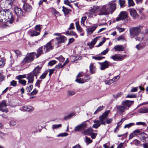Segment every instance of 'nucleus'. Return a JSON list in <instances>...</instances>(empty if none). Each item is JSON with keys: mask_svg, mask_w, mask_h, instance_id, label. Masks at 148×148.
<instances>
[{"mask_svg": "<svg viewBox=\"0 0 148 148\" xmlns=\"http://www.w3.org/2000/svg\"><path fill=\"white\" fill-rule=\"evenodd\" d=\"M113 49H114L115 51H123L125 49V48L123 45H116L114 46Z\"/></svg>", "mask_w": 148, "mask_h": 148, "instance_id": "20", "label": "nucleus"}, {"mask_svg": "<svg viewBox=\"0 0 148 148\" xmlns=\"http://www.w3.org/2000/svg\"><path fill=\"white\" fill-rule=\"evenodd\" d=\"M87 18L86 16H84L82 17L81 19V24L82 25H83V26H84V22L85 21Z\"/></svg>", "mask_w": 148, "mask_h": 148, "instance_id": "50", "label": "nucleus"}, {"mask_svg": "<svg viewBox=\"0 0 148 148\" xmlns=\"http://www.w3.org/2000/svg\"><path fill=\"white\" fill-rule=\"evenodd\" d=\"M113 120L112 118H108V117L105 120L106 123L107 124H109Z\"/></svg>", "mask_w": 148, "mask_h": 148, "instance_id": "48", "label": "nucleus"}, {"mask_svg": "<svg viewBox=\"0 0 148 148\" xmlns=\"http://www.w3.org/2000/svg\"><path fill=\"white\" fill-rule=\"evenodd\" d=\"M8 0H1L0 1V6L1 8H5L8 5Z\"/></svg>", "mask_w": 148, "mask_h": 148, "instance_id": "22", "label": "nucleus"}, {"mask_svg": "<svg viewBox=\"0 0 148 148\" xmlns=\"http://www.w3.org/2000/svg\"><path fill=\"white\" fill-rule=\"evenodd\" d=\"M39 34V32L34 30H31L30 32V34L32 36H37Z\"/></svg>", "mask_w": 148, "mask_h": 148, "instance_id": "30", "label": "nucleus"}, {"mask_svg": "<svg viewBox=\"0 0 148 148\" xmlns=\"http://www.w3.org/2000/svg\"><path fill=\"white\" fill-rule=\"evenodd\" d=\"M57 61L55 60H52L50 61L48 63V65L49 66H52L56 64Z\"/></svg>", "mask_w": 148, "mask_h": 148, "instance_id": "43", "label": "nucleus"}, {"mask_svg": "<svg viewBox=\"0 0 148 148\" xmlns=\"http://www.w3.org/2000/svg\"><path fill=\"white\" fill-rule=\"evenodd\" d=\"M75 81L79 83H83L84 82V80L81 78L76 79Z\"/></svg>", "mask_w": 148, "mask_h": 148, "instance_id": "55", "label": "nucleus"}, {"mask_svg": "<svg viewBox=\"0 0 148 148\" xmlns=\"http://www.w3.org/2000/svg\"><path fill=\"white\" fill-rule=\"evenodd\" d=\"M134 101L126 100L123 101L121 105H119L116 106L117 112L120 113L125 112L126 110H127L133 103Z\"/></svg>", "mask_w": 148, "mask_h": 148, "instance_id": "2", "label": "nucleus"}, {"mask_svg": "<svg viewBox=\"0 0 148 148\" xmlns=\"http://www.w3.org/2000/svg\"><path fill=\"white\" fill-rule=\"evenodd\" d=\"M68 93L69 95L71 96L74 95L75 92L74 91L69 90L68 91Z\"/></svg>", "mask_w": 148, "mask_h": 148, "instance_id": "59", "label": "nucleus"}, {"mask_svg": "<svg viewBox=\"0 0 148 148\" xmlns=\"http://www.w3.org/2000/svg\"><path fill=\"white\" fill-rule=\"evenodd\" d=\"M90 71L92 74H94L96 71L95 66H94V64L91 63L89 66Z\"/></svg>", "mask_w": 148, "mask_h": 148, "instance_id": "24", "label": "nucleus"}, {"mask_svg": "<svg viewBox=\"0 0 148 148\" xmlns=\"http://www.w3.org/2000/svg\"><path fill=\"white\" fill-rule=\"evenodd\" d=\"M136 124L137 125H142L144 126H146L145 123L142 122H137Z\"/></svg>", "mask_w": 148, "mask_h": 148, "instance_id": "62", "label": "nucleus"}, {"mask_svg": "<svg viewBox=\"0 0 148 148\" xmlns=\"http://www.w3.org/2000/svg\"><path fill=\"white\" fill-rule=\"evenodd\" d=\"M17 82L15 80H13L10 82V85L13 87L16 86L17 85Z\"/></svg>", "mask_w": 148, "mask_h": 148, "instance_id": "47", "label": "nucleus"}, {"mask_svg": "<svg viewBox=\"0 0 148 148\" xmlns=\"http://www.w3.org/2000/svg\"><path fill=\"white\" fill-rule=\"evenodd\" d=\"M48 71H45L39 77L40 79H43L45 78L46 75L48 73Z\"/></svg>", "mask_w": 148, "mask_h": 148, "instance_id": "32", "label": "nucleus"}, {"mask_svg": "<svg viewBox=\"0 0 148 148\" xmlns=\"http://www.w3.org/2000/svg\"><path fill=\"white\" fill-rule=\"evenodd\" d=\"M66 35H69L71 36H75L76 38H77L78 37V36L77 34L73 31H67L66 32Z\"/></svg>", "mask_w": 148, "mask_h": 148, "instance_id": "31", "label": "nucleus"}, {"mask_svg": "<svg viewBox=\"0 0 148 148\" xmlns=\"http://www.w3.org/2000/svg\"><path fill=\"white\" fill-rule=\"evenodd\" d=\"M51 12L52 13L55 14V15H59L60 13L59 12L56 10L55 9L52 8L51 10Z\"/></svg>", "mask_w": 148, "mask_h": 148, "instance_id": "51", "label": "nucleus"}, {"mask_svg": "<svg viewBox=\"0 0 148 148\" xmlns=\"http://www.w3.org/2000/svg\"><path fill=\"white\" fill-rule=\"evenodd\" d=\"M127 14L126 12L122 11L119 14V16L116 18V21H119L127 18Z\"/></svg>", "mask_w": 148, "mask_h": 148, "instance_id": "15", "label": "nucleus"}, {"mask_svg": "<svg viewBox=\"0 0 148 148\" xmlns=\"http://www.w3.org/2000/svg\"><path fill=\"white\" fill-rule=\"evenodd\" d=\"M15 12L17 16H24V12L21 8L18 7L16 8H15Z\"/></svg>", "mask_w": 148, "mask_h": 148, "instance_id": "21", "label": "nucleus"}, {"mask_svg": "<svg viewBox=\"0 0 148 148\" xmlns=\"http://www.w3.org/2000/svg\"><path fill=\"white\" fill-rule=\"evenodd\" d=\"M129 10L130 15L134 18H136L138 17L139 15L135 9L134 8H131L129 9Z\"/></svg>", "mask_w": 148, "mask_h": 148, "instance_id": "17", "label": "nucleus"}, {"mask_svg": "<svg viewBox=\"0 0 148 148\" xmlns=\"http://www.w3.org/2000/svg\"><path fill=\"white\" fill-rule=\"evenodd\" d=\"M43 47H40L37 50V53H36V58H37L39 56L43 53L42 49Z\"/></svg>", "mask_w": 148, "mask_h": 148, "instance_id": "26", "label": "nucleus"}, {"mask_svg": "<svg viewBox=\"0 0 148 148\" xmlns=\"http://www.w3.org/2000/svg\"><path fill=\"white\" fill-rule=\"evenodd\" d=\"M62 125L59 124L58 125H52V128L53 129H56L61 127Z\"/></svg>", "mask_w": 148, "mask_h": 148, "instance_id": "46", "label": "nucleus"}, {"mask_svg": "<svg viewBox=\"0 0 148 148\" xmlns=\"http://www.w3.org/2000/svg\"><path fill=\"white\" fill-rule=\"evenodd\" d=\"M42 66H39L36 67L33 71L32 72L34 75L37 78V76L40 73Z\"/></svg>", "mask_w": 148, "mask_h": 148, "instance_id": "16", "label": "nucleus"}, {"mask_svg": "<svg viewBox=\"0 0 148 148\" xmlns=\"http://www.w3.org/2000/svg\"><path fill=\"white\" fill-rule=\"evenodd\" d=\"M23 109L26 111H32L34 110V108L31 106H25L23 107Z\"/></svg>", "mask_w": 148, "mask_h": 148, "instance_id": "25", "label": "nucleus"}, {"mask_svg": "<svg viewBox=\"0 0 148 148\" xmlns=\"http://www.w3.org/2000/svg\"><path fill=\"white\" fill-rule=\"evenodd\" d=\"M62 11L64 12V13L65 14H68L70 11V10L68 9L63 6L62 7Z\"/></svg>", "mask_w": 148, "mask_h": 148, "instance_id": "33", "label": "nucleus"}, {"mask_svg": "<svg viewBox=\"0 0 148 148\" xmlns=\"http://www.w3.org/2000/svg\"><path fill=\"white\" fill-rule=\"evenodd\" d=\"M101 7L99 6L94 5L93 8L89 11L90 14L92 15L95 16L97 15L101 16Z\"/></svg>", "mask_w": 148, "mask_h": 148, "instance_id": "6", "label": "nucleus"}, {"mask_svg": "<svg viewBox=\"0 0 148 148\" xmlns=\"http://www.w3.org/2000/svg\"><path fill=\"white\" fill-rule=\"evenodd\" d=\"M93 130L92 129L88 128L82 132V133L85 135H88L91 134Z\"/></svg>", "mask_w": 148, "mask_h": 148, "instance_id": "29", "label": "nucleus"}, {"mask_svg": "<svg viewBox=\"0 0 148 148\" xmlns=\"http://www.w3.org/2000/svg\"><path fill=\"white\" fill-rule=\"evenodd\" d=\"M97 40V38H94L93 40L90 42V43L89 45L90 47H93L96 43Z\"/></svg>", "mask_w": 148, "mask_h": 148, "instance_id": "34", "label": "nucleus"}, {"mask_svg": "<svg viewBox=\"0 0 148 148\" xmlns=\"http://www.w3.org/2000/svg\"><path fill=\"white\" fill-rule=\"evenodd\" d=\"M99 64L100 65V69L101 70H104L109 67L110 65V62L106 60L103 62H99Z\"/></svg>", "mask_w": 148, "mask_h": 148, "instance_id": "12", "label": "nucleus"}, {"mask_svg": "<svg viewBox=\"0 0 148 148\" xmlns=\"http://www.w3.org/2000/svg\"><path fill=\"white\" fill-rule=\"evenodd\" d=\"M110 112V110L106 111L99 117V121H94V122L95 124L93 125V127L97 129L100 126L101 124L105 125V120L108 117V115Z\"/></svg>", "mask_w": 148, "mask_h": 148, "instance_id": "3", "label": "nucleus"}, {"mask_svg": "<svg viewBox=\"0 0 148 148\" xmlns=\"http://www.w3.org/2000/svg\"><path fill=\"white\" fill-rule=\"evenodd\" d=\"M34 76H35L32 72L30 73L27 75V78L28 80V83L32 84L33 83Z\"/></svg>", "mask_w": 148, "mask_h": 148, "instance_id": "18", "label": "nucleus"}, {"mask_svg": "<svg viewBox=\"0 0 148 148\" xmlns=\"http://www.w3.org/2000/svg\"><path fill=\"white\" fill-rule=\"evenodd\" d=\"M87 126V123L85 122H84L81 124L75 127L74 130L75 132L81 131L86 128Z\"/></svg>", "mask_w": 148, "mask_h": 148, "instance_id": "13", "label": "nucleus"}, {"mask_svg": "<svg viewBox=\"0 0 148 148\" xmlns=\"http://www.w3.org/2000/svg\"><path fill=\"white\" fill-rule=\"evenodd\" d=\"M14 52L16 53L17 56H20L21 55V52L19 50H16L14 51Z\"/></svg>", "mask_w": 148, "mask_h": 148, "instance_id": "54", "label": "nucleus"}, {"mask_svg": "<svg viewBox=\"0 0 148 148\" xmlns=\"http://www.w3.org/2000/svg\"><path fill=\"white\" fill-rule=\"evenodd\" d=\"M109 8L107 4L102 6L101 7V13L100 14L101 16L108 15L110 13V11L109 10Z\"/></svg>", "mask_w": 148, "mask_h": 148, "instance_id": "7", "label": "nucleus"}, {"mask_svg": "<svg viewBox=\"0 0 148 148\" xmlns=\"http://www.w3.org/2000/svg\"><path fill=\"white\" fill-rule=\"evenodd\" d=\"M104 108V107L103 106L99 107L94 114H96L99 111H101Z\"/></svg>", "mask_w": 148, "mask_h": 148, "instance_id": "40", "label": "nucleus"}, {"mask_svg": "<svg viewBox=\"0 0 148 148\" xmlns=\"http://www.w3.org/2000/svg\"><path fill=\"white\" fill-rule=\"evenodd\" d=\"M97 24H95L92 27L87 28L86 30L87 32L90 34H92L93 31L97 28Z\"/></svg>", "mask_w": 148, "mask_h": 148, "instance_id": "23", "label": "nucleus"}, {"mask_svg": "<svg viewBox=\"0 0 148 148\" xmlns=\"http://www.w3.org/2000/svg\"><path fill=\"white\" fill-rule=\"evenodd\" d=\"M125 55H121L120 54H116L110 57V58L114 61H120L123 60L126 57Z\"/></svg>", "mask_w": 148, "mask_h": 148, "instance_id": "8", "label": "nucleus"}, {"mask_svg": "<svg viewBox=\"0 0 148 148\" xmlns=\"http://www.w3.org/2000/svg\"><path fill=\"white\" fill-rule=\"evenodd\" d=\"M54 41V40H51L49 42L47 43L44 46V51L46 53L51 50L53 49L52 46V43Z\"/></svg>", "mask_w": 148, "mask_h": 148, "instance_id": "10", "label": "nucleus"}, {"mask_svg": "<svg viewBox=\"0 0 148 148\" xmlns=\"http://www.w3.org/2000/svg\"><path fill=\"white\" fill-rule=\"evenodd\" d=\"M133 142L134 144L138 146H139L141 145L140 141L137 139L134 140Z\"/></svg>", "mask_w": 148, "mask_h": 148, "instance_id": "38", "label": "nucleus"}, {"mask_svg": "<svg viewBox=\"0 0 148 148\" xmlns=\"http://www.w3.org/2000/svg\"><path fill=\"white\" fill-rule=\"evenodd\" d=\"M113 82V79H111L108 80H106L105 82L106 84L108 85H110Z\"/></svg>", "mask_w": 148, "mask_h": 148, "instance_id": "52", "label": "nucleus"}, {"mask_svg": "<svg viewBox=\"0 0 148 148\" xmlns=\"http://www.w3.org/2000/svg\"><path fill=\"white\" fill-rule=\"evenodd\" d=\"M56 58L60 62H63L65 59V58L62 55H60L59 57H56Z\"/></svg>", "mask_w": 148, "mask_h": 148, "instance_id": "37", "label": "nucleus"}, {"mask_svg": "<svg viewBox=\"0 0 148 148\" xmlns=\"http://www.w3.org/2000/svg\"><path fill=\"white\" fill-rule=\"evenodd\" d=\"M114 1H111L107 4L109 10L110 11V13L112 14L116 10V4Z\"/></svg>", "mask_w": 148, "mask_h": 148, "instance_id": "9", "label": "nucleus"}, {"mask_svg": "<svg viewBox=\"0 0 148 148\" xmlns=\"http://www.w3.org/2000/svg\"><path fill=\"white\" fill-rule=\"evenodd\" d=\"M38 92V90L36 89H34L32 92H31L30 94L32 95H36Z\"/></svg>", "mask_w": 148, "mask_h": 148, "instance_id": "63", "label": "nucleus"}, {"mask_svg": "<svg viewBox=\"0 0 148 148\" xmlns=\"http://www.w3.org/2000/svg\"><path fill=\"white\" fill-rule=\"evenodd\" d=\"M23 10L26 12H29L32 9V7L29 4L25 3L23 5Z\"/></svg>", "mask_w": 148, "mask_h": 148, "instance_id": "19", "label": "nucleus"}, {"mask_svg": "<svg viewBox=\"0 0 148 148\" xmlns=\"http://www.w3.org/2000/svg\"><path fill=\"white\" fill-rule=\"evenodd\" d=\"M68 135V133L64 132L60 134L57 135L58 137H64Z\"/></svg>", "mask_w": 148, "mask_h": 148, "instance_id": "44", "label": "nucleus"}, {"mask_svg": "<svg viewBox=\"0 0 148 148\" xmlns=\"http://www.w3.org/2000/svg\"><path fill=\"white\" fill-rule=\"evenodd\" d=\"M129 6H133L134 5V3L133 0H128Z\"/></svg>", "mask_w": 148, "mask_h": 148, "instance_id": "49", "label": "nucleus"}, {"mask_svg": "<svg viewBox=\"0 0 148 148\" xmlns=\"http://www.w3.org/2000/svg\"><path fill=\"white\" fill-rule=\"evenodd\" d=\"M54 41H56V44L59 45L62 43H64L66 40L67 38L65 36H60L59 37H56L55 39H53Z\"/></svg>", "mask_w": 148, "mask_h": 148, "instance_id": "11", "label": "nucleus"}, {"mask_svg": "<svg viewBox=\"0 0 148 148\" xmlns=\"http://www.w3.org/2000/svg\"><path fill=\"white\" fill-rule=\"evenodd\" d=\"M119 3L121 7L124 6V4L125 3V1L124 0H119Z\"/></svg>", "mask_w": 148, "mask_h": 148, "instance_id": "39", "label": "nucleus"}, {"mask_svg": "<svg viewBox=\"0 0 148 148\" xmlns=\"http://www.w3.org/2000/svg\"><path fill=\"white\" fill-rule=\"evenodd\" d=\"M64 66V64L62 65L61 63H59L55 66V68L57 69L62 68H63Z\"/></svg>", "mask_w": 148, "mask_h": 148, "instance_id": "57", "label": "nucleus"}, {"mask_svg": "<svg viewBox=\"0 0 148 148\" xmlns=\"http://www.w3.org/2000/svg\"><path fill=\"white\" fill-rule=\"evenodd\" d=\"M117 40L118 41L120 40H125V39L123 36H121L117 38Z\"/></svg>", "mask_w": 148, "mask_h": 148, "instance_id": "61", "label": "nucleus"}, {"mask_svg": "<svg viewBox=\"0 0 148 148\" xmlns=\"http://www.w3.org/2000/svg\"><path fill=\"white\" fill-rule=\"evenodd\" d=\"M8 23L3 20V18L0 19V26L3 28L6 27Z\"/></svg>", "mask_w": 148, "mask_h": 148, "instance_id": "28", "label": "nucleus"}, {"mask_svg": "<svg viewBox=\"0 0 148 148\" xmlns=\"http://www.w3.org/2000/svg\"><path fill=\"white\" fill-rule=\"evenodd\" d=\"M142 28V26L130 27L129 29L130 38H132L135 37H136L135 38L136 40L139 41H142L144 37V35L141 33L139 36H138L140 34Z\"/></svg>", "mask_w": 148, "mask_h": 148, "instance_id": "1", "label": "nucleus"}, {"mask_svg": "<svg viewBox=\"0 0 148 148\" xmlns=\"http://www.w3.org/2000/svg\"><path fill=\"white\" fill-rule=\"evenodd\" d=\"M36 53L32 52L28 53L27 54L26 57L24 58L22 62V63L24 64L25 63H28L32 61L34 59V56Z\"/></svg>", "mask_w": 148, "mask_h": 148, "instance_id": "5", "label": "nucleus"}, {"mask_svg": "<svg viewBox=\"0 0 148 148\" xmlns=\"http://www.w3.org/2000/svg\"><path fill=\"white\" fill-rule=\"evenodd\" d=\"M7 106L5 101L3 100L0 103V111L3 112H7L8 110L6 108Z\"/></svg>", "mask_w": 148, "mask_h": 148, "instance_id": "14", "label": "nucleus"}, {"mask_svg": "<svg viewBox=\"0 0 148 148\" xmlns=\"http://www.w3.org/2000/svg\"><path fill=\"white\" fill-rule=\"evenodd\" d=\"M138 112L141 113H146L148 112V108L147 107H143L138 110Z\"/></svg>", "mask_w": 148, "mask_h": 148, "instance_id": "27", "label": "nucleus"}, {"mask_svg": "<svg viewBox=\"0 0 148 148\" xmlns=\"http://www.w3.org/2000/svg\"><path fill=\"white\" fill-rule=\"evenodd\" d=\"M142 141L145 143L148 144V137L143 136L142 139Z\"/></svg>", "mask_w": 148, "mask_h": 148, "instance_id": "36", "label": "nucleus"}, {"mask_svg": "<svg viewBox=\"0 0 148 148\" xmlns=\"http://www.w3.org/2000/svg\"><path fill=\"white\" fill-rule=\"evenodd\" d=\"M26 77L25 75H19L16 76V78L18 80H21V79L25 78Z\"/></svg>", "mask_w": 148, "mask_h": 148, "instance_id": "45", "label": "nucleus"}, {"mask_svg": "<svg viewBox=\"0 0 148 148\" xmlns=\"http://www.w3.org/2000/svg\"><path fill=\"white\" fill-rule=\"evenodd\" d=\"M109 50V49L107 48L106 49L101 52V53L100 54V55L102 56L105 55L108 53Z\"/></svg>", "mask_w": 148, "mask_h": 148, "instance_id": "42", "label": "nucleus"}, {"mask_svg": "<svg viewBox=\"0 0 148 148\" xmlns=\"http://www.w3.org/2000/svg\"><path fill=\"white\" fill-rule=\"evenodd\" d=\"M18 82L23 85H25L26 83V81L24 79L19 80L18 81Z\"/></svg>", "mask_w": 148, "mask_h": 148, "instance_id": "58", "label": "nucleus"}, {"mask_svg": "<svg viewBox=\"0 0 148 148\" xmlns=\"http://www.w3.org/2000/svg\"><path fill=\"white\" fill-rule=\"evenodd\" d=\"M0 18H3V20L8 24V23L12 24L14 21L11 12L9 10L1 11L0 15Z\"/></svg>", "mask_w": 148, "mask_h": 148, "instance_id": "4", "label": "nucleus"}, {"mask_svg": "<svg viewBox=\"0 0 148 148\" xmlns=\"http://www.w3.org/2000/svg\"><path fill=\"white\" fill-rule=\"evenodd\" d=\"M136 134H135L133 132L132 133L130 134L129 136V139H130L133 137L136 136Z\"/></svg>", "mask_w": 148, "mask_h": 148, "instance_id": "64", "label": "nucleus"}, {"mask_svg": "<svg viewBox=\"0 0 148 148\" xmlns=\"http://www.w3.org/2000/svg\"><path fill=\"white\" fill-rule=\"evenodd\" d=\"M42 80H38L35 84V86L38 87V88H40V84Z\"/></svg>", "mask_w": 148, "mask_h": 148, "instance_id": "56", "label": "nucleus"}, {"mask_svg": "<svg viewBox=\"0 0 148 148\" xmlns=\"http://www.w3.org/2000/svg\"><path fill=\"white\" fill-rule=\"evenodd\" d=\"M92 142V140L90 138H88L87 137H86L85 142L87 144H89L91 143Z\"/></svg>", "mask_w": 148, "mask_h": 148, "instance_id": "53", "label": "nucleus"}, {"mask_svg": "<svg viewBox=\"0 0 148 148\" xmlns=\"http://www.w3.org/2000/svg\"><path fill=\"white\" fill-rule=\"evenodd\" d=\"M8 3L11 6L15 1V0H8Z\"/></svg>", "mask_w": 148, "mask_h": 148, "instance_id": "60", "label": "nucleus"}, {"mask_svg": "<svg viewBox=\"0 0 148 148\" xmlns=\"http://www.w3.org/2000/svg\"><path fill=\"white\" fill-rule=\"evenodd\" d=\"M134 123H131L128 124H126L124 126V128H129L131 126L134 125Z\"/></svg>", "mask_w": 148, "mask_h": 148, "instance_id": "41", "label": "nucleus"}, {"mask_svg": "<svg viewBox=\"0 0 148 148\" xmlns=\"http://www.w3.org/2000/svg\"><path fill=\"white\" fill-rule=\"evenodd\" d=\"M92 59L96 60H101L103 58H105V57L103 56H92Z\"/></svg>", "mask_w": 148, "mask_h": 148, "instance_id": "35", "label": "nucleus"}]
</instances>
